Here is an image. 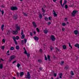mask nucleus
I'll list each match as a JSON object with an SVG mask.
<instances>
[{
  "label": "nucleus",
  "mask_w": 79,
  "mask_h": 79,
  "mask_svg": "<svg viewBox=\"0 0 79 79\" xmlns=\"http://www.w3.org/2000/svg\"><path fill=\"white\" fill-rule=\"evenodd\" d=\"M16 57V56H15V55H11L10 58V59H9V61L11 62V60H13V59H15Z\"/></svg>",
  "instance_id": "nucleus-1"
},
{
  "label": "nucleus",
  "mask_w": 79,
  "mask_h": 79,
  "mask_svg": "<svg viewBox=\"0 0 79 79\" xmlns=\"http://www.w3.org/2000/svg\"><path fill=\"white\" fill-rule=\"evenodd\" d=\"M78 12L77 10H74L73 11L71 15L72 16H76V14H77V13Z\"/></svg>",
  "instance_id": "nucleus-2"
},
{
  "label": "nucleus",
  "mask_w": 79,
  "mask_h": 79,
  "mask_svg": "<svg viewBox=\"0 0 79 79\" xmlns=\"http://www.w3.org/2000/svg\"><path fill=\"white\" fill-rule=\"evenodd\" d=\"M25 77L27 79H31V75H30L29 72H27V75H26Z\"/></svg>",
  "instance_id": "nucleus-3"
},
{
  "label": "nucleus",
  "mask_w": 79,
  "mask_h": 79,
  "mask_svg": "<svg viewBox=\"0 0 79 79\" xmlns=\"http://www.w3.org/2000/svg\"><path fill=\"white\" fill-rule=\"evenodd\" d=\"M10 9L11 10H12V11H15V10H17L18 7L16 6H12L10 8Z\"/></svg>",
  "instance_id": "nucleus-4"
},
{
  "label": "nucleus",
  "mask_w": 79,
  "mask_h": 79,
  "mask_svg": "<svg viewBox=\"0 0 79 79\" xmlns=\"http://www.w3.org/2000/svg\"><path fill=\"white\" fill-rule=\"evenodd\" d=\"M50 38L53 42H54V41L55 40V36H54V35H51Z\"/></svg>",
  "instance_id": "nucleus-5"
},
{
  "label": "nucleus",
  "mask_w": 79,
  "mask_h": 79,
  "mask_svg": "<svg viewBox=\"0 0 79 79\" xmlns=\"http://www.w3.org/2000/svg\"><path fill=\"white\" fill-rule=\"evenodd\" d=\"M15 26L16 27V30L17 31H20V30L21 29V28L19 27L18 26V24H16L15 25Z\"/></svg>",
  "instance_id": "nucleus-6"
},
{
  "label": "nucleus",
  "mask_w": 79,
  "mask_h": 79,
  "mask_svg": "<svg viewBox=\"0 0 79 79\" xmlns=\"http://www.w3.org/2000/svg\"><path fill=\"white\" fill-rule=\"evenodd\" d=\"M12 33L13 34L16 35L18 33V31L17 30L15 31H13Z\"/></svg>",
  "instance_id": "nucleus-7"
},
{
  "label": "nucleus",
  "mask_w": 79,
  "mask_h": 79,
  "mask_svg": "<svg viewBox=\"0 0 79 79\" xmlns=\"http://www.w3.org/2000/svg\"><path fill=\"white\" fill-rule=\"evenodd\" d=\"M13 39L15 42V44H16V45H17V44H18V42L17 41H16V38H15V37L14 36L13 37Z\"/></svg>",
  "instance_id": "nucleus-8"
},
{
  "label": "nucleus",
  "mask_w": 79,
  "mask_h": 79,
  "mask_svg": "<svg viewBox=\"0 0 79 79\" xmlns=\"http://www.w3.org/2000/svg\"><path fill=\"white\" fill-rule=\"evenodd\" d=\"M32 23L34 27H35H35H37V25H36V23H35V22H33Z\"/></svg>",
  "instance_id": "nucleus-9"
},
{
  "label": "nucleus",
  "mask_w": 79,
  "mask_h": 79,
  "mask_svg": "<svg viewBox=\"0 0 79 79\" xmlns=\"http://www.w3.org/2000/svg\"><path fill=\"white\" fill-rule=\"evenodd\" d=\"M13 19L15 20H16L18 19V15H14L13 17Z\"/></svg>",
  "instance_id": "nucleus-10"
},
{
  "label": "nucleus",
  "mask_w": 79,
  "mask_h": 79,
  "mask_svg": "<svg viewBox=\"0 0 79 79\" xmlns=\"http://www.w3.org/2000/svg\"><path fill=\"white\" fill-rule=\"evenodd\" d=\"M60 3L61 6H62V7H63V6H64L65 4H64V3H63V4L62 5V0H60Z\"/></svg>",
  "instance_id": "nucleus-11"
},
{
  "label": "nucleus",
  "mask_w": 79,
  "mask_h": 79,
  "mask_svg": "<svg viewBox=\"0 0 79 79\" xmlns=\"http://www.w3.org/2000/svg\"><path fill=\"white\" fill-rule=\"evenodd\" d=\"M44 34H46L48 33V30H47V29L44 30Z\"/></svg>",
  "instance_id": "nucleus-12"
},
{
  "label": "nucleus",
  "mask_w": 79,
  "mask_h": 79,
  "mask_svg": "<svg viewBox=\"0 0 79 79\" xmlns=\"http://www.w3.org/2000/svg\"><path fill=\"white\" fill-rule=\"evenodd\" d=\"M74 33L75 35H77L78 34V31L77 30H75L74 31Z\"/></svg>",
  "instance_id": "nucleus-13"
},
{
  "label": "nucleus",
  "mask_w": 79,
  "mask_h": 79,
  "mask_svg": "<svg viewBox=\"0 0 79 79\" xmlns=\"http://www.w3.org/2000/svg\"><path fill=\"white\" fill-rule=\"evenodd\" d=\"M24 74V72H20V76L21 77H22L23 75Z\"/></svg>",
  "instance_id": "nucleus-14"
},
{
  "label": "nucleus",
  "mask_w": 79,
  "mask_h": 79,
  "mask_svg": "<svg viewBox=\"0 0 79 79\" xmlns=\"http://www.w3.org/2000/svg\"><path fill=\"white\" fill-rule=\"evenodd\" d=\"M48 59L49 61H51V60L50 59V56L49 55H48Z\"/></svg>",
  "instance_id": "nucleus-15"
},
{
  "label": "nucleus",
  "mask_w": 79,
  "mask_h": 79,
  "mask_svg": "<svg viewBox=\"0 0 79 79\" xmlns=\"http://www.w3.org/2000/svg\"><path fill=\"white\" fill-rule=\"evenodd\" d=\"M59 76H60V79H62V76H63V74L61 73H60L59 74Z\"/></svg>",
  "instance_id": "nucleus-16"
},
{
  "label": "nucleus",
  "mask_w": 79,
  "mask_h": 79,
  "mask_svg": "<svg viewBox=\"0 0 79 79\" xmlns=\"http://www.w3.org/2000/svg\"><path fill=\"white\" fill-rule=\"evenodd\" d=\"M34 39L35 40H39V38L36 36H34Z\"/></svg>",
  "instance_id": "nucleus-17"
},
{
  "label": "nucleus",
  "mask_w": 79,
  "mask_h": 79,
  "mask_svg": "<svg viewBox=\"0 0 79 79\" xmlns=\"http://www.w3.org/2000/svg\"><path fill=\"white\" fill-rule=\"evenodd\" d=\"M4 26H5V25H4L3 24H2V25L1 29H2V31H3V27H4Z\"/></svg>",
  "instance_id": "nucleus-18"
},
{
  "label": "nucleus",
  "mask_w": 79,
  "mask_h": 79,
  "mask_svg": "<svg viewBox=\"0 0 79 79\" xmlns=\"http://www.w3.org/2000/svg\"><path fill=\"white\" fill-rule=\"evenodd\" d=\"M75 46L76 47H78L79 48V44L77 43L75 45Z\"/></svg>",
  "instance_id": "nucleus-19"
},
{
  "label": "nucleus",
  "mask_w": 79,
  "mask_h": 79,
  "mask_svg": "<svg viewBox=\"0 0 79 79\" xmlns=\"http://www.w3.org/2000/svg\"><path fill=\"white\" fill-rule=\"evenodd\" d=\"M53 11L54 12L53 14H54V17H56V16H57V14L56 13V12H55V11L54 10H53Z\"/></svg>",
  "instance_id": "nucleus-20"
},
{
  "label": "nucleus",
  "mask_w": 79,
  "mask_h": 79,
  "mask_svg": "<svg viewBox=\"0 0 79 79\" xmlns=\"http://www.w3.org/2000/svg\"><path fill=\"white\" fill-rule=\"evenodd\" d=\"M26 55H27V57L28 58H29V57L30 56V54L29 53H27V54H26Z\"/></svg>",
  "instance_id": "nucleus-21"
},
{
  "label": "nucleus",
  "mask_w": 79,
  "mask_h": 79,
  "mask_svg": "<svg viewBox=\"0 0 79 79\" xmlns=\"http://www.w3.org/2000/svg\"><path fill=\"white\" fill-rule=\"evenodd\" d=\"M17 66L18 68H19L20 66H21V64H20L19 63H18L17 65Z\"/></svg>",
  "instance_id": "nucleus-22"
},
{
  "label": "nucleus",
  "mask_w": 79,
  "mask_h": 79,
  "mask_svg": "<svg viewBox=\"0 0 79 79\" xmlns=\"http://www.w3.org/2000/svg\"><path fill=\"white\" fill-rule=\"evenodd\" d=\"M63 49H64V50H65V49H66V45H64L63 46Z\"/></svg>",
  "instance_id": "nucleus-23"
},
{
  "label": "nucleus",
  "mask_w": 79,
  "mask_h": 79,
  "mask_svg": "<svg viewBox=\"0 0 79 79\" xmlns=\"http://www.w3.org/2000/svg\"><path fill=\"white\" fill-rule=\"evenodd\" d=\"M16 50H19V46L18 45H17L16 47Z\"/></svg>",
  "instance_id": "nucleus-24"
},
{
  "label": "nucleus",
  "mask_w": 79,
  "mask_h": 79,
  "mask_svg": "<svg viewBox=\"0 0 79 79\" xmlns=\"http://www.w3.org/2000/svg\"><path fill=\"white\" fill-rule=\"evenodd\" d=\"M39 18L40 19H42V14L40 13V14Z\"/></svg>",
  "instance_id": "nucleus-25"
},
{
  "label": "nucleus",
  "mask_w": 79,
  "mask_h": 79,
  "mask_svg": "<svg viewBox=\"0 0 79 79\" xmlns=\"http://www.w3.org/2000/svg\"><path fill=\"white\" fill-rule=\"evenodd\" d=\"M65 69H68V68H69V67L68 66V65H66L65 67Z\"/></svg>",
  "instance_id": "nucleus-26"
},
{
  "label": "nucleus",
  "mask_w": 79,
  "mask_h": 79,
  "mask_svg": "<svg viewBox=\"0 0 79 79\" xmlns=\"http://www.w3.org/2000/svg\"><path fill=\"white\" fill-rule=\"evenodd\" d=\"M3 66V64H0V69H2Z\"/></svg>",
  "instance_id": "nucleus-27"
},
{
  "label": "nucleus",
  "mask_w": 79,
  "mask_h": 79,
  "mask_svg": "<svg viewBox=\"0 0 79 79\" xmlns=\"http://www.w3.org/2000/svg\"><path fill=\"white\" fill-rule=\"evenodd\" d=\"M25 38V35H22V36L21 37V39H24Z\"/></svg>",
  "instance_id": "nucleus-28"
},
{
  "label": "nucleus",
  "mask_w": 79,
  "mask_h": 79,
  "mask_svg": "<svg viewBox=\"0 0 79 79\" xmlns=\"http://www.w3.org/2000/svg\"><path fill=\"white\" fill-rule=\"evenodd\" d=\"M44 19L45 20V21H47L48 20V18L46 17L44 18Z\"/></svg>",
  "instance_id": "nucleus-29"
},
{
  "label": "nucleus",
  "mask_w": 79,
  "mask_h": 79,
  "mask_svg": "<svg viewBox=\"0 0 79 79\" xmlns=\"http://www.w3.org/2000/svg\"><path fill=\"white\" fill-rule=\"evenodd\" d=\"M70 74L71 75H72V76L74 75V73H73V71H71V72H70Z\"/></svg>",
  "instance_id": "nucleus-30"
},
{
  "label": "nucleus",
  "mask_w": 79,
  "mask_h": 79,
  "mask_svg": "<svg viewBox=\"0 0 79 79\" xmlns=\"http://www.w3.org/2000/svg\"><path fill=\"white\" fill-rule=\"evenodd\" d=\"M15 39H16L17 40H18L19 39V37L18 36H17L15 38Z\"/></svg>",
  "instance_id": "nucleus-31"
},
{
  "label": "nucleus",
  "mask_w": 79,
  "mask_h": 79,
  "mask_svg": "<svg viewBox=\"0 0 79 79\" xmlns=\"http://www.w3.org/2000/svg\"><path fill=\"white\" fill-rule=\"evenodd\" d=\"M15 49V48H14V47H11V48H10V50H14Z\"/></svg>",
  "instance_id": "nucleus-32"
},
{
  "label": "nucleus",
  "mask_w": 79,
  "mask_h": 79,
  "mask_svg": "<svg viewBox=\"0 0 79 79\" xmlns=\"http://www.w3.org/2000/svg\"><path fill=\"white\" fill-rule=\"evenodd\" d=\"M36 30L37 31V32H40V30L38 28H36Z\"/></svg>",
  "instance_id": "nucleus-33"
},
{
  "label": "nucleus",
  "mask_w": 79,
  "mask_h": 79,
  "mask_svg": "<svg viewBox=\"0 0 79 79\" xmlns=\"http://www.w3.org/2000/svg\"><path fill=\"white\" fill-rule=\"evenodd\" d=\"M64 61H62L61 62V63L60 64L61 65H63L64 64Z\"/></svg>",
  "instance_id": "nucleus-34"
},
{
  "label": "nucleus",
  "mask_w": 79,
  "mask_h": 79,
  "mask_svg": "<svg viewBox=\"0 0 79 79\" xmlns=\"http://www.w3.org/2000/svg\"><path fill=\"white\" fill-rule=\"evenodd\" d=\"M41 10L42 12H43V13H45V10H44V8H42Z\"/></svg>",
  "instance_id": "nucleus-35"
},
{
  "label": "nucleus",
  "mask_w": 79,
  "mask_h": 79,
  "mask_svg": "<svg viewBox=\"0 0 79 79\" xmlns=\"http://www.w3.org/2000/svg\"><path fill=\"white\" fill-rule=\"evenodd\" d=\"M23 34H24V32H23V30H22L21 33V35H23Z\"/></svg>",
  "instance_id": "nucleus-36"
},
{
  "label": "nucleus",
  "mask_w": 79,
  "mask_h": 79,
  "mask_svg": "<svg viewBox=\"0 0 79 79\" xmlns=\"http://www.w3.org/2000/svg\"><path fill=\"white\" fill-rule=\"evenodd\" d=\"M1 13L2 15H3V14H4V10H1Z\"/></svg>",
  "instance_id": "nucleus-37"
},
{
  "label": "nucleus",
  "mask_w": 79,
  "mask_h": 79,
  "mask_svg": "<svg viewBox=\"0 0 79 79\" xmlns=\"http://www.w3.org/2000/svg\"><path fill=\"white\" fill-rule=\"evenodd\" d=\"M44 56H45V60H47V56H46L45 55H44Z\"/></svg>",
  "instance_id": "nucleus-38"
},
{
  "label": "nucleus",
  "mask_w": 79,
  "mask_h": 79,
  "mask_svg": "<svg viewBox=\"0 0 79 79\" xmlns=\"http://www.w3.org/2000/svg\"><path fill=\"white\" fill-rule=\"evenodd\" d=\"M68 44H69V47H70L71 48V49H72L73 48L72 47V46H71V44H70V43H69Z\"/></svg>",
  "instance_id": "nucleus-39"
},
{
  "label": "nucleus",
  "mask_w": 79,
  "mask_h": 79,
  "mask_svg": "<svg viewBox=\"0 0 79 79\" xmlns=\"http://www.w3.org/2000/svg\"><path fill=\"white\" fill-rule=\"evenodd\" d=\"M1 48L2 50H4V49H5V46H2L1 47Z\"/></svg>",
  "instance_id": "nucleus-40"
},
{
  "label": "nucleus",
  "mask_w": 79,
  "mask_h": 79,
  "mask_svg": "<svg viewBox=\"0 0 79 79\" xmlns=\"http://www.w3.org/2000/svg\"><path fill=\"white\" fill-rule=\"evenodd\" d=\"M62 26H66V23H63Z\"/></svg>",
  "instance_id": "nucleus-41"
},
{
  "label": "nucleus",
  "mask_w": 79,
  "mask_h": 79,
  "mask_svg": "<svg viewBox=\"0 0 79 79\" xmlns=\"http://www.w3.org/2000/svg\"><path fill=\"white\" fill-rule=\"evenodd\" d=\"M65 8H66V9H68V5H65Z\"/></svg>",
  "instance_id": "nucleus-42"
},
{
  "label": "nucleus",
  "mask_w": 79,
  "mask_h": 79,
  "mask_svg": "<svg viewBox=\"0 0 79 79\" xmlns=\"http://www.w3.org/2000/svg\"><path fill=\"white\" fill-rule=\"evenodd\" d=\"M38 61L39 62V63H42V60L40 59H39L38 60Z\"/></svg>",
  "instance_id": "nucleus-43"
},
{
  "label": "nucleus",
  "mask_w": 79,
  "mask_h": 79,
  "mask_svg": "<svg viewBox=\"0 0 79 79\" xmlns=\"http://www.w3.org/2000/svg\"><path fill=\"white\" fill-rule=\"evenodd\" d=\"M54 48L53 47H51L50 48V50H53V49Z\"/></svg>",
  "instance_id": "nucleus-44"
},
{
  "label": "nucleus",
  "mask_w": 79,
  "mask_h": 79,
  "mask_svg": "<svg viewBox=\"0 0 79 79\" xmlns=\"http://www.w3.org/2000/svg\"><path fill=\"white\" fill-rule=\"evenodd\" d=\"M54 77H56V76H57V74H56V73H54Z\"/></svg>",
  "instance_id": "nucleus-45"
},
{
  "label": "nucleus",
  "mask_w": 79,
  "mask_h": 79,
  "mask_svg": "<svg viewBox=\"0 0 79 79\" xmlns=\"http://www.w3.org/2000/svg\"><path fill=\"white\" fill-rule=\"evenodd\" d=\"M62 31H65V28H64V27H62Z\"/></svg>",
  "instance_id": "nucleus-46"
},
{
  "label": "nucleus",
  "mask_w": 79,
  "mask_h": 79,
  "mask_svg": "<svg viewBox=\"0 0 79 79\" xmlns=\"http://www.w3.org/2000/svg\"><path fill=\"white\" fill-rule=\"evenodd\" d=\"M66 3H67V1H66V0H64V3L66 4Z\"/></svg>",
  "instance_id": "nucleus-47"
},
{
  "label": "nucleus",
  "mask_w": 79,
  "mask_h": 79,
  "mask_svg": "<svg viewBox=\"0 0 79 79\" xmlns=\"http://www.w3.org/2000/svg\"><path fill=\"white\" fill-rule=\"evenodd\" d=\"M23 14L24 16H27V14H26V13H23Z\"/></svg>",
  "instance_id": "nucleus-48"
},
{
  "label": "nucleus",
  "mask_w": 79,
  "mask_h": 79,
  "mask_svg": "<svg viewBox=\"0 0 79 79\" xmlns=\"http://www.w3.org/2000/svg\"><path fill=\"white\" fill-rule=\"evenodd\" d=\"M33 33L32 32H31L30 33V35H31V36H32L33 35H32V34Z\"/></svg>",
  "instance_id": "nucleus-49"
},
{
  "label": "nucleus",
  "mask_w": 79,
  "mask_h": 79,
  "mask_svg": "<svg viewBox=\"0 0 79 79\" xmlns=\"http://www.w3.org/2000/svg\"><path fill=\"white\" fill-rule=\"evenodd\" d=\"M24 40L25 41V44H26V42H27V40H26V39H25Z\"/></svg>",
  "instance_id": "nucleus-50"
},
{
  "label": "nucleus",
  "mask_w": 79,
  "mask_h": 79,
  "mask_svg": "<svg viewBox=\"0 0 79 79\" xmlns=\"http://www.w3.org/2000/svg\"><path fill=\"white\" fill-rule=\"evenodd\" d=\"M16 61H17L16 60L14 61L13 62V63H12V64H15V63H16Z\"/></svg>",
  "instance_id": "nucleus-51"
},
{
  "label": "nucleus",
  "mask_w": 79,
  "mask_h": 79,
  "mask_svg": "<svg viewBox=\"0 0 79 79\" xmlns=\"http://www.w3.org/2000/svg\"><path fill=\"white\" fill-rule=\"evenodd\" d=\"M2 42L3 43H5V39H2Z\"/></svg>",
  "instance_id": "nucleus-52"
},
{
  "label": "nucleus",
  "mask_w": 79,
  "mask_h": 79,
  "mask_svg": "<svg viewBox=\"0 0 79 79\" xmlns=\"http://www.w3.org/2000/svg\"><path fill=\"white\" fill-rule=\"evenodd\" d=\"M40 52L41 53H42V49H40Z\"/></svg>",
  "instance_id": "nucleus-53"
},
{
  "label": "nucleus",
  "mask_w": 79,
  "mask_h": 79,
  "mask_svg": "<svg viewBox=\"0 0 79 79\" xmlns=\"http://www.w3.org/2000/svg\"><path fill=\"white\" fill-rule=\"evenodd\" d=\"M40 70V71H42V67H40L39 68Z\"/></svg>",
  "instance_id": "nucleus-54"
},
{
  "label": "nucleus",
  "mask_w": 79,
  "mask_h": 79,
  "mask_svg": "<svg viewBox=\"0 0 79 79\" xmlns=\"http://www.w3.org/2000/svg\"><path fill=\"white\" fill-rule=\"evenodd\" d=\"M27 51L26 50H25V52H24V53L25 54H27Z\"/></svg>",
  "instance_id": "nucleus-55"
},
{
  "label": "nucleus",
  "mask_w": 79,
  "mask_h": 79,
  "mask_svg": "<svg viewBox=\"0 0 79 79\" xmlns=\"http://www.w3.org/2000/svg\"><path fill=\"white\" fill-rule=\"evenodd\" d=\"M17 76L19 77V73H18V72H17Z\"/></svg>",
  "instance_id": "nucleus-56"
},
{
  "label": "nucleus",
  "mask_w": 79,
  "mask_h": 79,
  "mask_svg": "<svg viewBox=\"0 0 79 79\" xmlns=\"http://www.w3.org/2000/svg\"><path fill=\"white\" fill-rule=\"evenodd\" d=\"M48 25H49L50 24H51V23L50 22H48Z\"/></svg>",
  "instance_id": "nucleus-57"
},
{
  "label": "nucleus",
  "mask_w": 79,
  "mask_h": 79,
  "mask_svg": "<svg viewBox=\"0 0 79 79\" xmlns=\"http://www.w3.org/2000/svg\"><path fill=\"white\" fill-rule=\"evenodd\" d=\"M1 7L2 8H4L5 7V6L4 5H2L1 6Z\"/></svg>",
  "instance_id": "nucleus-58"
},
{
  "label": "nucleus",
  "mask_w": 79,
  "mask_h": 79,
  "mask_svg": "<svg viewBox=\"0 0 79 79\" xmlns=\"http://www.w3.org/2000/svg\"><path fill=\"white\" fill-rule=\"evenodd\" d=\"M56 49L57 50H58V52H59V51H60V50H59V49H58V48H56Z\"/></svg>",
  "instance_id": "nucleus-59"
},
{
  "label": "nucleus",
  "mask_w": 79,
  "mask_h": 79,
  "mask_svg": "<svg viewBox=\"0 0 79 79\" xmlns=\"http://www.w3.org/2000/svg\"><path fill=\"white\" fill-rule=\"evenodd\" d=\"M49 20H51V17H49L48 18Z\"/></svg>",
  "instance_id": "nucleus-60"
},
{
  "label": "nucleus",
  "mask_w": 79,
  "mask_h": 79,
  "mask_svg": "<svg viewBox=\"0 0 79 79\" xmlns=\"http://www.w3.org/2000/svg\"><path fill=\"white\" fill-rule=\"evenodd\" d=\"M0 60L2 61H4V60H3V59H2V58L0 59Z\"/></svg>",
  "instance_id": "nucleus-61"
},
{
  "label": "nucleus",
  "mask_w": 79,
  "mask_h": 79,
  "mask_svg": "<svg viewBox=\"0 0 79 79\" xmlns=\"http://www.w3.org/2000/svg\"><path fill=\"white\" fill-rule=\"evenodd\" d=\"M65 20L66 21H67V18H65Z\"/></svg>",
  "instance_id": "nucleus-62"
},
{
  "label": "nucleus",
  "mask_w": 79,
  "mask_h": 79,
  "mask_svg": "<svg viewBox=\"0 0 79 79\" xmlns=\"http://www.w3.org/2000/svg\"><path fill=\"white\" fill-rule=\"evenodd\" d=\"M53 2H56V0H53Z\"/></svg>",
  "instance_id": "nucleus-63"
},
{
  "label": "nucleus",
  "mask_w": 79,
  "mask_h": 79,
  "mask_svg": "<svg viewBox=\"0 0 79 79\" xmlns=\"http://www.w3.org/2000/svg\"><path fill=\"white\" fill-rule=\"evenodd\" d=\"M13 79H16V77H13Z\"/></svg>",
  "instance_id": "nucleus-64"
}]
</instances>
